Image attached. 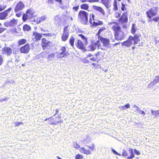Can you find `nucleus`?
Wrapping results in <instances>:
<instances>
[{
	"label": "nucleus",
	"instance_id": "1",
	"mask_svg": "<svg viewBox=\"0 0 159 159\" xmlns=\"http://www.w3.org/2000/svg\"><path fill=\"white\" fill-rule=\"evenodd\" d=\"M140 34L135 35L134 37L130 36L127 41L121 43V45L127 47H129L132 44H137L140 41V39L139 38V37H140Z\"/></svg>",
	"mask_w": 159,
	"mask_h": 159
},
{
	"label": "nucleus",
	"instance_id": "2",
	"mask_svg": "<svg viewBox=\"0 0 159 159\" xmlns=\"http://www.w3.org/2000/svg\"><path fill=\"white\" fill-rule=\"evenodd\" d=\"M88 13L84 11H81L79 12V18L83 24H87L88 22Z\"/></svg>",
	"mask_w": 159,
	"mask_h": 159
},
{
	"label": "nucleus",
	"instance_id": "3",
	"mask_svg": "<svg viewBox=\"0 0 159 159\" xmlns=\"http://www.w3.org/2000/svg\"><path fill=\"white\" fill-rule=\"evenodd\" d=\"M56 53L57 57L59 58H66L69 55V53L65 46L61 47L60 49L59 52H57Z\"/></svg>",
	"mask_w": 159,
	"mask_h": 159
},
{
	"label": "nucleus",
	"instance_id": "4",
	"mask_svg": "<svg viewBox=\"0 0 159 159\" xmlns=\"http://www.w3.org/2000/svg\"><path fill=\"white\" fill-rule=\"evenodd\" d=\"M157 12V7H152L151 8L149 11L146 12L148 16L151 19L152 16L156 15Z\"/></svg>",
	"mask_w": 159,
	"mask_h": 159
},
{
	"label": "nucleus",
	"instance_id": "5",
	"mask_svg": "<svg viewBox=\"0 0 159 159\" xmlns=\"http://www.w3.org/2000/svg\"><path fill=\"white\" fill-rule=\"evenodd\" d=\"M108 25H112V29L114 31L115 33L120 30L121 27L118 25L116 22H109L108 23Z\"/></svg>",
	"mask_w": 159,
	"mask_h": 159
},
{
	"label": "nucleus",
	"instance_id": "6",
	"mask_svg": "<svg viewBox=\"0 0 159 159\" xmlns=\"http://www.w3.org/2000/svg\"><path fill=\"white\" fill-rule=\"evenodd\" d=\"M69 35V30L67 29V26H66L64 28L63 33L61 35L62 40L63 41H66L68 38Z\"/></svg>",
	"mask_w": 159,
	"mask_h": 159
},
{
	"label": "nucleus",
	"instance_id": "7",
	"mask_svg": "<svg viewBox=\"0 0 159 159\" xmlns=\"http://www.w3.org/2000/svg\"><path fill=\"white\" fill-rule=\"evenodd\" d=\"M115 39L118 40H121L124 37V33L121 30L115 33Z\"/></svg>",
	"mask_w": 159,
	"mask_h": 159
},
{
	"label": "nucleus",
	"instance_id": "8",
	"mask_svg": "<svg viewBox=\"0 0 159 159\" xmlns=\"http://www.w3.org/2000/svg\"><path fill=\"white\" fill-rule=\"evenodd\" d=\"M92 18L93 20V22L92 19L90 18L89 20V22L93 26H96L97 25H102L103 24V22L101 21H97L95 20L94 18V15H92Z\"/></svg>",
	"mask_w": 159,
	"mask_h": 159
},
{
	"label": "nucleus",
	"instance_id": "9",
	"mask_svg": "<svg viewBox=\"0 0 159 159\" xmlns=\"http://www.w3.org/2000/svg\"><path fill=\"white\" fill-rule=\"evenodd\" d=\"M42 37V36L41 34L38 33L36 31L34 32L32 36L33 40L35 42L40 40Z\"/></svg>",
	"mask_w": 159,
	"mask_h": 159
},
{
	"label": "nucleus",
	"instance_id": "10",
	"mask_svg": "<svg viewBox=\"0 0 159 159\" xmlns=\"http://www.w3.org/2000/svg\"><path fill=\"white\" fill-rule=\"evenodd\" d=\"M17 24V21L16 20L13 19L10 21H6L4 23V25L5 27H8L9 26H14Z\"/></svg>",
	"mask_w": 159,
	"mask_h": 159
},
{
	"label": "nucleus",
	"instance_id": "11",
	"mask_svg": "<svg viewBox=\"0 0 159 159\" xmlns=\"http://www.w3.org/2000/svg\"><path fill=\"white\" fill-rule=\"evenodd\" d=\"M11 9V8H9L4 11L0 13V19L4 20L6 19L9 13L10 12Z\"/></svg>",
	"mask_w": 159,
	"mask_h": 159
},
{
	"label": "nucleus",
	"instance_id": "12",
	"mask_svg": "<svg viewBox=\"0 0 159 159\" xmlns=\"http://www.w3.org/2000/svg\"><path fill=\"white\" fill-rule=\"evenodd\" d=\"M30 45L28 43L26 44L20 49V52L22 53H27L30 51Z\"/></svg>",
	"mask_w": 159,
	"mask_h": 159
},
{
	"label": "nucleus",
	"instance_id": "13",
	"mask_svg": "<svg viewBox=\"0 0 159 159\" xmlns=\"http://www.w3.org/2000/svg\"><path fill=\"white\" fill-rule=\"evenodd\" d=\"M25 5L22 2H19L16 5L15 9V11L16 12L21 10L24 8Z\"/></svg>",
	"mask_w": 159,
	"mask_h": 159
},
{
	"label": "nucleus",
	"instance_id": "14",
	"mask_svg": "<svg viewBox=\"0 0 159 159\" xmlns=\"http://www.w3.org/2000/svg\"><path fill=\"white\" fill-rule=\"evenodd\" d=\"M127 15V13H124L120 17L119 21L121 23H123L126 22L128 20Z\"/></svg>",
	"mask_w": 159,
	"mask_h": 159
},
{
	"label": "nucleus",
	"instance_id": "15",
	"mask_svg": "<svg viewBox=\"0 0 159 159\" xmlns=\"http://www.w3.org/2000/svg\"><path fill=\"white\" fill-rule=\"evenodd\" d=\"M99 39H100L104 46L106 47L109 45V41L108 39L103 38L102 37H100Z\"/></svg>",
	"mask_w": 159,
	"mask_h": 159
},
{
	"label": "nucleus",
	"instance_id": "16",
	"mask_svg": "<svg viewBox=\"0 0 159 159\" xmlns=\"http://www.w3.org/2000/svg\"><path fill=\"white\" fill-rule=\"evenodd\" d=\"M2 51L4 54H6L8 56L10 55L12 53V49L9 47H4L3 48Z\"/></svg>",
	"mask_w": 159,
	"mask_h": 159
},
{
	"label": "nucleus",
	"instance_id": "17",
	"mask_svg": "<svg viewBox=\"0 0 159 159\" xmlns=\"http://www.w3.org/2000/svg\"><path fill=\"white\" fill-rule=\"evenodd\" d=\"M47 18L46 16L44 15L40 17H38L36 19H34L35 22H36L37 24L39 23L40 22L45 20Z\"/></svg>",
	"mask_w": 159,
	"mask_h": 159
},
{
	"label": "nucleus",
	"instance_id": "18",
	"mask_svg": "<svg viewBox=\"0 0 159 159\" xmlns=\"http://www.w3.org/2000/svg\"><path fill=\"white\" fill-rule=\"evenodd\" d=\"M77 47L80 49H83L84 48V47L86 45H85V44L83 43L82 41L80 39H78L77 42Z\"/></svg>",
	"mask_w": 159,
	"mask_h": 159
},
{
	"label": "nucleus",
	"instance_id": "19",
	"mask_svg": "<svg viewBox=\"0 0 159 159\" xmlns=\"http://www.w3.org/2000/svg\"><path fill=\"white\" fill-rule=\"evenodd\" d=\"M93 8L95 10L99 11L103 16L105 15V12L103 9L101 7L93 6Z\"/></svg>",
	"mask_w": 159,
	"mask_h": 159
},
{
	"label": "nucleus",
	"instance_id": "20",
	"mask_svg": "<svg viewBox=\"0 0 159 159\" xmlns=\"http://www.w3.org/2000/svg\"><path fill=\"white\" fill-rule=\"evenodd\" d=\"M80 151L82 153L87 155H89L91 153V151L89 149L86 150L84 148L82 147L80 148Z\"/></svg>",
	"mask_w": 159,
	"mask_h": 159
},
{
	"label": "nucleus",
	"instance_id": "21",
	"mask_svg": "<svg viewBox=\"0 0 159 159\" xmlns=\"http://www.w3.org/2000/svg\"><path fill=\"white\" fill-rule=\"evenodd\" d=\"M102 3L104 4L107 8L110 7L111 5L109 0H101Z\"/></svg>",
	"mask_w": 159,
	"mask_h": 159
},
{
	"label": "nucleus",
	"instance_id": "22",
	"mask_svg": "<svg viewBox=\"0 0 159 159\" xmlns=\"http://www.w3.org/2000/svg\"><path fill=\"white\" fill-rule=\"evenodd\" d=\"M34 11L31 9H28L26 11L27 17L28 16L30 19L32 18L33 14Z\"/></svg>",
	"mask_w": 159,
	"mask_h": 159
},
{
	"label": "nucleus",
	"instance_id": "23",
	"mask_svg": "<svg viewBox=\"0 0 159 159\" xmlns=\"http://www.w3.org/2000/svg\"><path fill=\"white\" fill-rule=\"evenodd\" d=\"M78 36L82 39L85 45H87L88 43L87 38L82 34H79Z\"/></svg>",
	"mask_w": 159,
	"mask_h": 159
},
{
	"label": "nucleus",
	"instance_id": "24",
	"mask_svg": "<svg viewBox=\"0 0 159 159\" xmlns=\"http://www.w3.org/2000/svg\"><path fill=\"white\" fill-rule=\"evenodd\" d=\"M129 152L130 154V156L127 157V159H132L134 157L133 149L132 148H129Z\"/></svg>",
	"mask_w": 159,
	"mask_h": 159
},
{
	"label": "nucleus",
	"instance_id": "25",
	"mask_svg": "<svg viewBox=\"0 0 159 159\" xmlns=\"http://www.w3.org/2000/svg\"><path fill=\"white\" fill-rule=\"evenodd\" d=\"M30 26L28 25H27L25 24L24 25L23 27V30L25 31H28L30 30Z\"/></svg>",
	"mask_w": 159,
	"mask_h": 159
},
{
	"label": "nucleus",
	"instance_id": "26",
	"mask_svg": "<svg viewBox=\"0 0 159 159\" xmlns=\"http://www.w3.org/2000/svg\"><path fill=\"white\" fill-rule=\"evenodd\" d=\"M94 47L95 49L96 48H99L100 45V43L99 41H97L96 42L93 43Z\"/></svg>",
	"mask_w": 159,
	"mask_h": 159
},
{
	"label": "nucleus",
	"instance_id": "27",
	"mask_svg": "<svg viewBox=\"0 0 159 159\" xmlns=\"http://www.w3.org/2000/svg\"><path fill=\"white\" fill-rule=\"evenodd\" d=\"M55 54L54 53H52L48 55L47 57L48 60L49 61L52 60L54 57Z\"/></svg>",
	"mask_w": 159,
	"mask_h": 159
},
{
	"label": "nucleus",
	"instance_id": "28",
	"mask_svg": "<svg viewBox=\"0 0 159 159\" xmlns=\"http://www.w3.org/2000/svg\"><path fill=\"white\" fill-rule=\"evenodd\" d=\"M80 7L82 9L87 10L89 8V6L88 4L84 3L82 4L80 6Z\"/></svg>",
	"mask_w": 159,
	"mask_h": 159
},
{
	"label": "nucleus",
	"instance_id": "29",
	"mask_svg": "<svg viewBox=\"0 0 159 159\" xmlns=\"http://www.w3.org/2000/svg\"><path fill=\"white\" fill-rule=\"evenodd\" d=\"M75 41V39L73 37L71 36V37L70 40V43L73 47H74V44Z\"/></svg>",
	"mask_w": 159,
	"mask_h": 159
},
{
	"label": "nucleus",
	"instance_id": "30",
	"mask_svg": "<svg viewBox=\"0 0 159 159\" xmlns=\"http://www.w3.org/2000/svg\"><path fill=\"white\" fill-rule=\"evenodd\" d=\"M136 27H135V25L134 24H133L131 28V32L133 34H134L136 32Z\"/></svg>",
	"mask_w": 159,
	"mask_h": 159
},
{
	"label": "nucleus",
	"instance_id": "31",
	"mask_svg": "<svg viewBox=\"0 0 159 159\" xmlns=\"http://www.w3.org/2000/svg\"><path fill=\"white\" fill-rule=\"evenodd\" d=\"M26 42V40L25 39H22L20 40L19 41V44L20 45H22Z\"/></svg>",
	"mask_w": 159,
	"mask_h": 159
},
{
	"label": "nucleus",
	"instance_id": "32",
	"mask_svg": "<svg viewBox=\"0 0 159 159\" xmlns=\"http://www.w3.org/2000/svg\"><path fill=\"white\" fill-rule=\"evenodd\" d=\"M89 50H90L91 51H94L95 49V48L94 47V45L93 43H92V44L89 46Z\"/></svg>",
	"mask_w": 159,
	"mask_h": 159
},
{
	"label": "nucleus",
	"instance_id": "33",
	"mask_svg": "<svg viewBox=\"0 0 159 159\" xmlns=\"http://www.w3.org/2000/svg\"><path fill=\"white\" fill-rule=\"evenodd\" d=\"M106 30V28L105 27H102L99 30L98 32L97 33V35H99L104 30Z\"/></svg>",
	"mask_w": 159,
	"mask_h": 159
},
{
	"label": "nucleus",
	"instance_id": "34",
	"mask_svg": "<svg viewBox=\"0 0 159 159\" xmlns=\"http://www.w3.org/2000/svg\"><path fill=\"white\" fill-rule=\"evenodd\" d=\"M48 52L47 51H44L41 53V56L43 58L46 57Z\"/></svg>",
	"mask_w": 159,
	"mask_h": 159
},
{
	"label": "nucleus",
	"instance_id": "35",
	"mask_svg": "<svg viewBox=\"0 0 159 159\" xmlns=\"http://www.w3.org/2000/svg\"><path fill=\"white\" fill-rule=\"evenodd\" d=\"M130 107V106L129 104L128 103L125 106H122L120 107L122 109H125V108H129Z\"/></svg>",
	"mask_w": 159,
	"mask_h": 159
},
{
	"label": "nucleus",
	"instance_id": "36",
	"mask_svg": "<svg viewBox=\"0 0 159 159\" xmlns=\"http://www.w3.org/2000/svg\"><path fill=\"white\" fill-rule=\"evenodd\" d=\"M122 155L123 156L125 157H126L128 155V153L127 151L124 149L123 150L122 153Z\"/></svg>",
	"mask_w": 159,
	"mask_h": 159
},
{
	"label": "nucleus",
	"instance_id": "37",
	"mask_svg": "<svg viewBox=\"0 0 159 159\" xmlns=\"http://www.w3.org/2000/svg\"><path fill=\"white\" fill-rule=\"evenodd\" d=\"M54 20L56 21H59L60 20V17L59 15L56 16L54 18Z\"/></svg>",
	"mask_w": 159,
	"mask_h": 159
},
{
	"label": "nucleus",
	"instance_id": "38",
	"mask_svg": "<svg viewBox=\"0 0 159 159\" xmlns=\"http://www.w3.org/2000/svg\"><path fill=\"white\" fill-rule=\"evenodd\" d=\"M73 146L75 148H79L80 147V145L76 142H74L73 144Z\"/></svg>",
	"mask_w": 159,
	"mask_h": 159
},
{
	"label": "nucleus",
	"instance_id": "39",
	"mask_svg": "<svg viewBox=\"0 0 159 159\" xmlns=\"http://www.w3.org/2000/svg\"><path fill=\"white\" fill-rule=\"evenodd\" d=\"M83 158V156L79 154H77L75 157L76 159H82Z\"/></svg>",
	"mask_w": 159,
	"mask_h": 159
},
{
	"label": "nucleus",
	"instance_id": "40",
	"mask_svg": "<svg viewBox=\"0 0 159 159\" xmlns=\"http://www.w3.org/2000/svg\"><path fill=\"white\" fill-rule=\"evenodd\" d=\"M6 7V6L4 5L0 4V11L4 10Z\"/></svg>",
	"mask_w": 159,
	"mask_h": 159
},
{
	"label": "nucleus",
	"instance_id": "41",
	"mask_svg": "<svg viewBox=\"0 0 159 159\" xmlns=\"http://www.w3.org/2000/svg\"><path fill=\"white\" fill-rule=\"evenodd\" d=\"M86 146L89 148L92 151H93L94 149V144L93 143L92 144L91 146H89L88 145H86Z\"/></svg>",
	"mask_w": 159,
	"mask_h": 159
},
{
	"label": "nucleus",
	"instance_id": "42",
	"mask_svg": "<svg viewBox=\"0 0 159 159\" xmlns=\"http://www.w3.org/2000/svg\"><path fill=\"white\" fill-rule=\"evenodd\" d=\"M27 14H24L23 16L22 19L24 21H25L26 20L30 19L28 16L27 17Z\"/></svg>",
	"mask_w": 159,
	"mask_h": 159
},
{
	"label": "nucleus",
	"instance_id": "43",
	"mask_svg": "<svg viewBox=\"0 0 159 159\" xmlns=\"http://www.w3.org/2000/svg\"><path fill=\"white\" fill-rule=\"evenodd\" d=\"M117 1L116 0H115L114 3V9L115 10H117Z\"/></svg>",
	"mask_w": 159,
	"mask_h": 159
},
{
	"label": "nucleus",
	"instance_id": "44",
	"mask_svg": "<svg viewBox=\"0 0 159 159\" xmlns=\"http://www.w3.org/2000/svg\"><path fill=\"white\" fill-rule=\"evenodd\" d=\"M96 57H99L100 58H101V57H100L102 55V53L101 52H98L96 54H95Z\"/></svg>",
	"mask_w": 159,
	"mask_h": 159
},
{
	"label": "nucleus",
	"instance_id": "45",
	"mask_svg": "<svg viewBox=\"0 0 159 159\" xmlns=\"http://www.w3.org/2000/svg\"><path fill=\"white\" fill-rule=\"evenodd\" d=\"M157 83V82L156 81L155 79L150 84V85L151 86L155 85L156 83Z\"/></svg>",
	"mask_w": 159,
	"mask_h": 159
},
{
	"label": "nucleus",
	"instance_id": "46",
	"mask_svg": "<svg viewBox=\"0 0 159 159\" xmlns=\"http://www.w3.org/2000/svg\"><path fill=\"white\" fill-rule=\"evenodd\" d=\"M51 43L50 42L48 41L45 44L43 45V46H45L46 47H48V46H49L51 45Z\"/></svg>",
	"mask_w": 159,
	"mask_h": 159
},
{
	"label": "nucleus",
	"instance_id": "47",
	"mask_svg": "<svg viewBox=\"0 0 159 159\" xmlns=\"http://www.w3.org/2000/svg\"><path fill=\"white\" fill-rule=\"evenodd\" d=\"M112 151L115 154L121 156L120 154L118 153L117 152H116L115 150L113 149H111Z\"/></svg>",
	"mask_w": 159,
	"mask_h": 159
},
{
	"label": "nucleus",
	"instance_id": "48",
	"mask_svg": "<svg viewBox=\"0 0 159 159\" xmlns=\"http://www.w3.org/2000/svg\"><path fill=\"white\" fill-rule=\"evenodd\" d=\"M134 151L135 154L137 155H139L140 154V153L139 151H137L136 149H134Z\"/></svg>",
	"mask_w": 159,
	"mask_h": 159
},
{
	"label": "nucleus",
	"instance_id": "49",
	"mask_svg": "<svg viewBox=\"0 0 159 159\" xmlns=\"http://www.w3.org/2000/svg\"><path fill=\"white\" fill-rule=\"evenodd\" d=\"M14 123L15 124V126H17L19 125L20 124H23V123L22 122H15Z\"/></svg>",
	"mask_w": 159,
	"mask_h": 159
},
{
	"label": "nucleus",
	"instance_id": "50",
	"mask_svg": "<svg viewBox=\"0 0 159 159\" xmlns=\"http://www.w3.org/2000/svg\"><path fill=\"white\" fill-rule=\"evenodd\" d=\"M98 57H93L91 58L90 60L91 61H96L98 60Z\"/></svg>",
	"mask_w": 159,
	"mask_h": 159
},
{
	"label": "nucleus",
	"instance_id": "51",
	"mask_svg": "<svg viewBox=\"0 0 159 159\" xmlns=\"http://www.w3.org/2000/svg\"><path fill=\"white\" fill-rule=\"evenodd\" d=\"M3 62V58L0 55V66L1 65Z\"/></svg>",
	"mask_w": 159,
	"mask_h": 159
},
{
	"label": "nucleus",
	"instance_id": "52",
	"mask_svg": "<svg viewBox=\"0 0 159 159\" xmlns=\"http://www.w3.org/2000/svg\"><path fill=\"white\" fill-rule=\"evenodd\" d=\"M48 41L45 39L43 38L42 39V43H46Z\"/></svg>",
	"mask_w": 159,
	"mask_h": 159
},
{
	"label": "nucleus",
	"instance_id": "53",
	"mask_svg": "<svg viewBox=\"0 0 159 159\" xmlns=\"http://www.w3.org/2000/svg\"><path fill=\"white\" fill-rule=\"evenodd\" d=\"M100 0H89V2H98Z\"/></svg>",
	"mask_w": 159,
	"mask_h": 159
},
{
	"label": "nucleus",
	"instance_id": "54",
	"mask_svg": "<svg viewBox=\"0 0 159 159\" xmlns=\"http://www.w3.org/2000/svg\"><path fill=\"white\" fill-rule=\"evenodd\" d=\"M151 113L152 115H155V117H156V111L151 110Z\"/></svg>",
	"mask_w": 159,
	"mask_h": 159
},
{
	"label": "nucleus",
	"instance_id": "55",
	"mask_svg": "<svg viewBox=\"0 0 159 159\" xmlns=\"http://www.w3.org/2000/svg\"><path fill=\"white\" fill-rule=\"evenodd\" d=\"M159 20V17L154 18L152 19V20L155 21H157Z\"/></svg>",
	"mask_w": 159,
	"mask_h": 159
},
{
	"label": "nucleus",
	"instance_id": "56",
	"mask_svg": "<svg viewBox=\"0 0 159 159\" xmlns=\"http://www.w3.org/2000/svg\"><path fill=\"white\" fill-rule=\"evenodd\" d=\"M80 1L82 3L86 2H89V0H80Z\"/></svg>",
	"mask_w": 159,
	"mask_h": 159
},
{
	"label": "nucleus",
	"instance_id": "57",
	"mask_svg": "<svg viewBox=\"0 0 159 159\" xmlns=\"http://www.w3.org/2000/svg\"><path fill=\"white\" fill-rule=\"evenodd\" d=\"M120 14L119 13H116L115 14V17L116 18H118L120 16Z\"/></svg>",
	"mask_w": 159,
	"mask_h": 159
},
{
	"label": "nucleus",
	"instance_id": "58",
	"mask_svg": "<svg viewBox=\"0 0 159 159\" xmlns=\"http://www.w3.org/2000/svg\"><path fill=\"white\" fill-rule=\"evenodd\" d=\"M155 80L157 82V83L159 82V77L158 76L156 77Z\"/></svg>",
	"mask_w": 159,
	"mask_h": 159
},
{
	"label": "nucleus",
	"instance_id": "59",
	"mask_svg": "<svg viewBox=\"0 0 159 159\" xmlns=\"http://www.w3.org/2000/svg\"><path fill=\"white\" fill-rule=\"evenodd\" d=\"M6 29L2 28H0V33H2V32L4 31Z\"/></svg>",
	"mask_w": 159,
	"mask_h": 159
},
{
	"label": "nucleus",
	"instance_id": "60",
	"mask_svg": "<svg viewBox=\"0 0 159 159\" xmlns=\"http://www.w3.org/2000/svg\"><path fill=\"white\" fill-rule=\"evenodd\" d=\"M79 9V6L74 7H73V9L75 11H77Z\"/></svg>",
	"mask_w": 159,
	"mask_h": 159
},
{
	"label": "nucleus",
	"instance_id": "61",
	"mask_svg": "<svg viewBox=\"0 0 159 159\" xmlns=\"http://www.w3.org/2000/svg\"><path fill=\"white\" fill-rule=\"evenodd\" d=\"M125 7V5L124 4L122 3V7L121 8V10L123 11L124 10V8Z\"/></svg>",
	"mask_w": 159,
	"mask_h": 159
},
{
	"label": "nucleus",
	"instance_id": "62",
	"mask_svg": "<svg viewBox=\"0 0 159 159\" xmlns=\"http://www.w3.org/2000/svg\"><path fill=\"white\" fill-rule=\"evenodd\" d=\"M138 113L139 114H143V115H144L145 114V112L143 111L140 110L139 112H138Z\"/></svg>",
	"mask_w": 159,
	"mask_h": 159
},
{
	"label": "nucleus",
	"instance_id": "63",
	"mask_svg": "<svg viewBox=\"0 0 159 159\" xmlns=\"http://www.w3.org/2000/svg\"><path fill=\"white\" fill-rule=\"evenodd\" d=\"M140 111V109L138 107L137 108H136L135 111H137V112L138 113V112H139Z\"/></svg>",
	"mask_w": 159,
	"mask_h": 159
},
{
	"label": "nucleus",
	"instance_id": "64",
	"mask_svg": "<svg viewBox=\"0 0 159 159\" xmlns=\"http://www.w3.org/2000/svg\"><path fill=\"white\" fill-rule=\"evenodd\" d=\"M156 116H159V111L158 110L156 111Z\"/></svg>",
	"mask_w": 159,
	"mask_h": 159
}]
</instances>
